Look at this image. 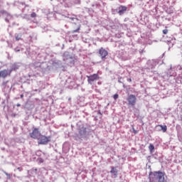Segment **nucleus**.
Here are the masks:
<instances>
[{
    "mask_svg": "<svg viewBox=\"0 0 182 182\" xmlns=\"http://www.w3.org/2000/svg\"><path fill=\"white\" fill-rule=\"evenodd\" d=\"M38 140V144H48L49 141H50V136H46L45 135H43L42 134H40V136L38 138H37Z\"/></svg>",
    "mask_w": 182,
    "mask_h": 182,
    "instance_id": "f257e3e1",
    "label": "nucleus"
},
{
    "mask_svg": "<svg viewBox=\"0 0 182 182\" xmlns=\"http://www.w3.org/2000/svg\"><path fill=\"white\" fill-rule=\"evenodd\" d=\"M41 135V131L38 128H34L31 132L29 133L30 137L34 139V140H38L39 136Z\"/></svg>",
    "mask_w": 182,
    "mask_h": 182,
    "instance_id": "f03ea898",
    "label": "nucleus"
},
{
    "mask_svg": "<svg viewBox=\"0 0 182 182\" xmlns=\"http://www.w3.org/2000/svg\"><path fill=\"white\" fill-rule=\"evenodd\" d=\"M128 102V105L129 106H136V103L137 102V98L136 97V95H129L127 99Z\"/></svg>",
    "mask_w": 182,
    "mask_h": 182,
    "instance_id": "7ed1b4c3",
    "label": "nucleus"
},
{
    "mask_svg": "<svg viewBox=\"0 0 182 182\" xmlns=\"http://www.w3.org/2000/svg\"><path fill=\"white\" fill-rule=\"evenodd\" d=\"M87 82L90 83V85H92L95 80H99L100 77H99V74H93L91 75H87Z\"/></svg>",
    "mask_w": 182,
    "mask_h": 182,
    "instance_id": "20e7f679",
    "label": "nucleus"
},
{
    "mask_svg": "<svg viewBox=\"0 0 182 182\" xmlns=\"http://www.w3.org/2000/svg\"><path fill=\"white\" fill-rule=\"evenodd\" d=\"M99 53H100L102 60H105L106 56H107V55H109V52H107V50H106V49H105L103 48H100Z\"/></svg>",
    "mask_w": 182,
    "mask_h": 182,
    "instance_id": "39448f33",
    "label": "nucleus"
},
{
    "mask_svg": "<svg viewBox=\"0 0 182 182\" xmlns=\"http://www.w3.org/2000/svg\"><path fill=\"white\" fill-rule=\"evenodd\" d=\"M1 16H2V18L4 19V21H6V22H9V19L12 18L11 14H9V13L5 11H1Z\"/></svg>",
    "mask_w": 182,
    "mask_h": 182,
    "instance_id": "423d86ee",
    "label": "nucleus"
},
{
    "mask_svg": "<svg viewBox=\"0 0 182 182\" xmlns=\"http://www.w3.org/2000/svg\"><path fill=\"white\" fill-rule=\"evenodd\" d=\"M11 73H12V70H4L1 71V77H6L11 76Z\"/></svg>",
    "mask_w": 182,
    "mask_h": 182,
    "instance_id": "0eeeda50",
    "label": "nucleus"
},
{
    "mask_svg": "<svg viewBox=\"0 0 182 182\" xmlns=\"http://www.w3.org/2000/svg\"><path fill=\"white\" fill-rule=\"evenodd\" d=\"M156 128L158 129V132H163V133H166L167 132V126L166 125H157Z\"/></svg>",
    "mask_w": 182,
    "mask_h": 182,
    "instance_id": "6e6552de",
    "label": "nucleus"
},
{
    "mask_svg": "<svg viewBox=\"0 0 182 182\" xmlns=\"http://www.w3.org/2000/svg\"><path fill=\"white\" fill-rule=\"evenodd\" d=\"M80 136L81 137H83V136H86V133H87V130H86V127H81L80 129H79V132H78Z\"/></svg>",
    "mask_w": 182,
    "mask_h": 182,
    "instance_id": "1a4fd4ad",
    "label": "nucleus"
},
{
    "mask_svg": "<svg viewBox=\"0 0 182 182\" xmlns=\"http://www.w3.org/2000/svg\"><path fill=\"white\" fill-rule=\"evenodd\" d=\"M110 173H111V174H113L114 178H116L117 177L118 171H117V168H116V167H114V166L112 167Z\"/></svg>",
    "mask_w": 182,
    "mask_h": 182,
    "instance_id": "9d476101",
    "label": "nucleus"
},
{
    "mask_svg": "<svg viewBox=\"0 0 182 182\" xmlns=\"http://www.w3.org/2000/svg\"><path fill=\"white\" fill-rule=\"evenodd\" d=\"M121 8V10L118 11L119 15H123L126 11H127V7L125 6H120L119 9Z\"/></svg>",
    "mask_w": 182,
    "mask_h": 182,
    "instance_id": "9b49d317",
    "label": "nucleus"
},
{
    "mask_svg": "<svg viewBox=\"0 0 182 182\" xmlns=\"http://www.w3.org/2000/svg\"><path fill=\"white\" fill-rule=\"evenodd\" d=\"M149 151H151V153H153V151H154V145H153L152 144H150L149 146Z\"/></svg>",
    "mask_w": 182,
    "mask_h": 182,
    "instance_id": "f8f14e48",
    "label": "nucleus"
},
{
    "mask_svg": "<svg viewBox=\"0 0 182 182\" xmlns=\"http://www.w3.org/2000/svg\"><path fill=\"white\" fill-rule=\"evenodd\" d=\"M80 31V25H78L77 29L71 31V33H79Z\"/></svg>",
    "mask_w": 182,
    "mask_h": 182,
    "instance_id": "ddd939ff",
    "label": "nucleus"
},
{
    "mask_svg": "<svg viewBox=\"0 0 182 182\" xmlns=\"http://www.w3.org/2000/svg\"><path fill=\"white\" fill-rule=\"evenodd\" d=\"M113 97H114V100H117V99H119V95L118 94H115V95H114Z\"/></svg>",
    "mask_w": 182,
    "mask_h": 182,
    "instance_id": "4468645a",
    "label": "nucleus"
},
{
    "mask_svg": "<svg viewBox=\"0 0 182 182\" xmlns=\"http://www.w3.org/2000/svg\"><path fill=\"white\" fill-rule=\"evenodd\" d=\"M31 18H36V13H35V12L31 13Z\"/></svg>",
    "mask_w": 182,
    "mask_h": 182,
    "instance_id": "2eb2a0df",
    "label": "nucleus"
},
{
    "mask_svg": "<svg viewBox=\"0 0 182 182\" xmlns=\"http://www.w3.org/2000/svg\"><path fill=\"white\" fill-rule=\"evenodd\" d=\"M162 32H163L164 35H167V33H168V30L164 29V30H163Z\"/></svg>",
    "mask_w": 182,
    "mask_h": 182,
    "instance_id": "dca6fc26",
    "label": "nucleus"
},
{
    "mask_svg": "<svg viewBox=\"0 0 182 182\" xmlns=\"http://www.w3.org/2000/svg\"><path fill=\"white\" fill-rule=\"evenodd\" d=\"M132 130H133V133H134V134H137L139 133V131L134 129V128H133Z\"/></svg>",
    "mask_w": 182,
    "mask_h": 182,
    "instance_id": "f3484780",
    "label": "nucleus"
},
{
    "mask_svg": "<svg viewBox=\"0 0 182 182\" xmlns=\"http://www.w3.org/2000/svg\"><path fill=\"white\" fill-rule=\"evenodd\" d=\"M6 176L8 180H11V174L6 173Z\"/></svg>",
    "mask_w": 182,
    "mask_h": 182,
    "instance_id": "a211bd4d",
    "label": "nucleus"
},
{
    "mask_svg": "<svg viewBox=\"0 0 182 182\" xmlns=\"http://www.w3.org/2000/svg\"><path fill=\"white\" fill-rule=\"evenodd\" d=\"M16 41H21V36H16Z\"/></svg>",
    "mask_w": 182,
    "mask_h": 182,
    "instance_id": "6ab92c4d",
    "label": "nucleus"
},
{
    "mask_svg": "<svg viewBox=\"0 0 182 182\" xmlns=\"http://www.w3.org/2000/svg\"><path fill=\"white\" fill-rule=\"evenodd\" d=\"M21 99H23V95H21Z\"/></svg>",
    "mask_w": 182,
    "mask_h": 182,
    "instance_id": "aec40b11",
    "label": "nucleus"
},
{
    "mask_svg": "<svg viewBox=\"0 0 182 182\" xmlns=\"http://www.w3.org/2000/svg\"><path fill=\"white\" fill-rule=\"evenodd\" d=\"M128 81L132 82V78H129Z\"/></svg>",
    "mask_w": 182,
    "mask_h": 182,
    "instance_id": "412c9836",
    "label": "nucleus"
},
{
    "mask_svg": "<svg viewBox=\"0 0 182 182\" xmlns=\"http://www.w3.org/2000/svg\"><path fill=\"white\" fill-rule=\"evenodd\" d=\"M19 106H21V104H18L17 105V107H19Z\"/></svg>",
    "mask_w": 182,
    "mask_h": 182,
    "instance_id": "4be33fe9",
    "label": "nucleus"
},
{
    "mask_svg": "<svg viewBox=\"0 0 182 182\" xmlns=\"http://www.w3.org/2000/svg\"><path fill=\"white\" fill-rule=\"evenodd\" d=\"M99 113H100V114H102L100 112Z\"/></svg>",
    "mask_w": 182,
    "mask_h": 182,
    "instance_id": "5701e85b",
    "label": "nucleus"
},
{
    "mask_svg": "<svg viewBox=\"0 0 182 182\" xmlns=\"http://www.w3.org/2000/svg\"><path fill=\"white\" fill-rule=\"evenodd\" d=\"M0 76H1V72H0Z\"/></svg>",
    "mask_w": 182,
    "mask_h": 182,
    "instance_id": "b1692460",
    "label": "nucleus"
},
{
    "mask_svg": "<svg viewBox=\"0 0 182 182\" xmlns=\"http://www.w3.org/2000/svg\"><path fill=\"white\" fill-rule=\"evenodd\" d=\"M69 100H70V98H69Z\"/></svg>",
    "mask_w": 182,
    "mask_h": 182,
    "instance_id": "393cba45",
    "label": "nucleus"
}]
</instances>
